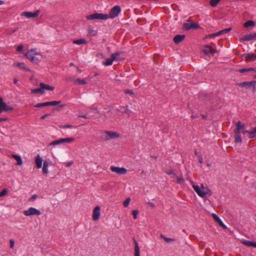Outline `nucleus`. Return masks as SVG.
<instances>
[{
	"instance_id": "nucleus-7",
	"label": "nucleus",
	"mask_w": 256,
	"mask_h": 256,
	"mask_svg": "<svg viewBox=\"0 0 256 256\" xmlns=\"http://www.w3.org/2000/svg\"><path fill=\"white\" fill-rule=\"evenodd\" d=\"M236 128L234 130V135L240 134H242L243 128H246V126L244 124H242L240 121H238L236 124Z\"/></svg>"
},
{
	"instance_id": "nucleus-61",
	"label": "nucleus",
	"mask_w": 256,
	"mask_h": 256,
	"mask_svg": "<svg viewBox=\"0 0 256 256\" xmlns=\"http://www.w3.org/2000/svg\"><path fill=\"white\" fill-rule=\"evenodd\" d=\"M201 186H202V190H204V189H206V190H207V192H210V190H209L208 188H205V187L204 186V184H201Z\"/></svg>"
},
{
	"instance_id": "nucleus-55",
	"label": "nucleus",
	"mask_w": 256,
	"mask_h": 256,
	"mask_svg": "<svg viewBox=\"0 0 256 256\" xmlns=\"http://www.w3.org/2000/svg\"><path fill=\"white\" fill-rule=\"evenodd\" d=\"M202 52L206 56L210 54L209 52H208V50L207 48L202 50Z\"/></svg>"
},
{
	"instance_id": "nucleus-47",
	"label": "nucleus",
	"mask_w": 256,
	"mask_h": 256,
	"mask_svg": "<svg viewBox=\"0 0 256 256\" xmlns=\"http://www.w3.org/2000/svg\"><path fill=\"white\" fill-rule=\"evenodd\" d=\"M218 34H217V33L216 32V33H214V34H208V37L209 38H215L216 36H218Z\"/></svg>"
},
{
	"instance_id": "nucleus-32",
	"label": "nucleus",
	"mask_w": 256,
	"mask_h": 256,
	"mask_svg": "<svg viewBox=\"0 0 256 256\" xmlns=\"http://www.w3.org/2000/svg\"><path fill=\"white\" fill-rule=\"evenodd\" d=\"M120 54V52H116L112 54L110 58L112 61L113 62L114 60H120V59L117 58V56H119Z\"/></svg>"
},
{
	"instance_id": "nucleus-45",
	"label": "nucleus",
	"mask_w": 256,
	"mask_h": 256,
	"mask_svg": "<svg viewBox=\"0 0 256 256\" xmlns=\"http://www.w3.org/2000/svg\"><path fill=\"white\" fill-rule=\"evenodd\" d=\"M138 213V211L137 210H134L132 211V214L134 219H136L137 218Z\"/></svg>"
},
{
	"instance_id": "nucleus-29",
	"label": "nucleus",
	"mask_w": 256,
	"mask_h": 256,
	"mask_svg": "<svg viewBox=\"0 0 256 256\" xmlns=\"http://www.w3.org/2000/svg\"><path fill=\"white\" fill-rule=\"evenodd\" d=\"M234 142L236 144H241L242 142V138L240 134H236L234 136Z\"/></svg>"
},
{
	"instance_id": "nucleus-30",
	"label": "nucleus",
	"mask_w": 256,
	"mask_h": 256,
	"mask_svg": "<svg viewBox=\"0 0 256 256\" xmlns=\"http://www.w3.org/2000/svg\"><path fill=\"white\" fill-rule=\"evenodd\" d=\"M74 82L76 84H78L80 85H83L86 84V82L85 80H82L79 78L76 79Z\"/></svg>"
},
{
	"instance_id": "nucleus-17",
	"label": "nucleus",
	"mask_w": 256,
	"mask_h": 256,
	"mask_svg": "<svg viewBox=\"0 0 256 256\" xmlns=\"http://www.w3.org/2000/svg\"><path fill=\"white\" fill-rule=\"evenodd\" d=\"M38 54V52H36L34 50H30L28 51V52L26 54V57L29 60H31L32 59L34 60V56L35 55Z\"/></svg>"
},
{
	"instance_id": "nucleus-18",
	"label": "nucleus",
	"mask_w": 256,
	"mask_h": 256,
	"mask_svg": "<svg viewBox=\"0 0 256 256\" xmlns=\"http://www.w3.org/2000/svg\"><path fill=\"white\" fill-rule=\"evenodd\" d=\"M42 158L40 155L38 154L35 157V162L37 168H40L42 167Z\"/></svg>"
},
{
	"instance_id": "nucleus-4",
	"label": "nucleus",
	"mask_w": 256,
	"mask_h": 256,
	"mask_svg": "<svg viewBox=\"0 0 256 256\" xmlns=\"http://www.w3.org/2000/svg\"><path fill=\"white\" fill-rule=\"evenodd\" d=\"M189 22H191L190 24L189 23H184L183 24L182 29L184 30H188L191 29H198L200 28V26L198 22H194L192 20H188Z\"/></svg>"
},
{
	"instance_id": "nucleus-24",
	"label": "nucleus",
	"mask_w": 256,
	"mask_h": 256,
	"mask_svg": "<svg viewBox=\"0 0 256 256\" xmlns=\"http://www.w3.org/2000/svg\"><path fill=\"white\" fill-rule=\"evenodd\" d=\"M14 64L26 72L30 71V70L29 68L26 67L25 64L24 62H18L16 64Z\"/></svg>"
},
{
	"instance_id": "nucleus-60",
	"label": "nucleus",
	"mask_w": 256,
	"mask_h": 256,
	"mask_svg": "<svg viewBox=\"0 0 256 256\" xmlns=\"http://www.w3.org/2000/svg\"><path fill=\"white\" fill-rule=\"evenodd\" d=\"M74 164L73 162H70L66 164V167H70V166L72 164Z\"/></svg>"
},
{
	"instance_id": "nucleus-5",
	"label": "nucleus",
	"mask_w": 256,
	"mask_h": 256,
	"mask_svg": "<svg viewBox=\"0 0 256 256\" xmlns=\"http://www.w3.org/2000/svg\"><path fill=\"white\" fill-rule=\"evenodd\" d=\"M14 108L8 106L4 102L2 98L0 97V114L4 112H12Z\"/></svg>"
},
{
	"instance_id": "nucleus-38",
	"label": "nucleus",
	"mask_w": 256,
	"mask_h": 256,
	"mask_svg": "<svg viewBox=\"0 0 256 256\" xmlns=\"http://www.w3.org/2000/svg\"><path fill=\"white\" fill-rule=\"evenodd\" d=\"M112 61L111 58H108L106 60L105 62H102L103 65L106 66L112 65Z\"/></svg>"
},
{
	"instance_id": "nucleus-23",
	"label": "nucleus",
	"mask_w": 256,
	"mask_h": 256,
	"mask_svg": "<svg viewBox=\"0 0 256 256\" xmlns=\"http://www.w3.org/2000/svg\"><path fill=\"white\" fill-rule=\"evenodd\" d=\"M12 156L16 160V165L20 166L22 164V160L20 156L16 154H12Z\"/></svg>"
},
{
	"instance_id": "nucleus-53",
	"label": "nucleus",
	"mask_w": 256,
	"mask_h": 256,
	"mask_svg": "<svg viewBox=\"0 0 256 256\" xmlns=\"http://www.w3.org/2000/svg\"><path fill=\"white\" fill-rule=\"evenodd\" d=\"M51 116V114H50V113H48V114H46L44 115H43L42 116L40 117V119L41 120H44L47 117L49 116Z\"/></svg>"
},
{
	"instance_id": "nucleus-33",
	"label": "nucleus",
	"mask_w": 256,
	"mask_h": 256,
	"mask_svg": "<svg viewBox=\"0 0 256 256\" xmlns=\"http://www.w3.org/2000/svg\"><path fill=\"white\" fill-rule=\"evenodd\" d=\"M238 71L240 73H244L246 72H252V71L255 72V70L254 68H242V69L238 70Z\"/></svg>"
},
{
	"instance_id": "nucleus-54",
	"label": "nucleus",
	"mask_w": 256,
	"mask_h": 256,
	"mask_svg": "<svg viewBox=\"0 0 256 256\" xmlns=\"http://www.w3.org/2000/svg\"><path fill=\"white\" fill-rule=\"evenodd\" d=\"M23 46L22 45H20L18 46L17 48H16V50L18 52H21L22 51V49H23Z\"/></svg>"
},
{
	"instance_id": "nucleus-9",
	"label": "nucleus",
	"mask_w": 256,
	"mask_h": 256,
	"mask_svg": "<svg viewBox=\"0 0 256 256\" xmlns=\"http://www.w3.org/2000/svg\"><path fill=\"white\" fill-rule=\"evenodd\" d=\"M253 40H256V32L254 34H250L244 35L242 38H240V42L250 41Z\"/></svg>"
},
{
	"instance_id": "nucleus-31",
	"label": "nucleus",
	"mask_w": 256,
	"mask_h": 256,
	"mask_svg": "<svg viewBox=\"0 0 256 256\" xmlns=\"http://www.w3.org/2000/svg\"><path fill=\"white\" fill-rule=\"evenodd\" d=\"M73 43L77 44H84L86 43L85 39L80 38L74 40Z\"/></svg>"
},
{
	"instance_id": "nucleus-14",
	"label": "nucleus",
	"mask_w": 256,
	"mask_h": 256,
	"mask_svg": "<svg viewBox=\"0 0 256 256\" xmlns=\"http://www.w3.org/2000/svg\"><path fill=\"white\" fill-rule=\"evenodd\" d=\"M214 220L220 226L222 227L224 229L226 228V226L223 223L221 219L220 218V217L216 214H212Z\"/></svg>"
},
{
	"instance_id": "nucleus-15",
	"label": "nucleus",
	"mask_w": 256,
	"mask_h": 256,
	"mask_svg": "<svg viewBox=\"0 0 256 256\" xmlns=\"http://www.w3.org/2000/svg\"><path fill=\"white\" fill-rule=\"evenodd\" d=\"M248 133V138H254L256 136V127L251 130H243L242 134H245Z\"/></svg>"
},
{
	"instance_id": "nucleus-41",
	"label": "nucleus",
	"mask_w": 256,
	"mask_h": 256,
	"mask_svg": "<svg viewBox=\"0 0 256 256\" xmlns=\"http://www.w3.org/2000/svg\"><path fill=\"white\" fill-rule=\"evenodd\" d=\"M60 102V101H52V102H48V106H56L59 104Z\"/></svg>"
},
{
	"instance_id": "nucleus-48",
	"label": "nucleus",
	"mask_w": 256,
	"mask_h": 256,
	"mask_svg": "<svg viewBox=\"0 0 256 256\" xmlns=\"http://www.w3.org/2000/svg\"><path fill=\"white\" fill-rule=\"evenodd\" d=\"M33 63H35L36 64H38L40 62V60L35 56H34V60L32 59L30 60Z\"/></svg>"
},
{
	"instance_id": "nucleus-59",
	"label": "nucleus",
	"mask_w": 256,
	"mask_h": 256,
	"mask_svg": "<svg viewBox=\"0 0 256 256\" xmlns=\"http://www.w3.org/2000/svg\"><path fill=\"white\" fill-rule=\"evenodd\" d=\"M125 93L126 94H133L134 93L132 92V90H125Z\"/></svg>"
},
{
	"instance_id": "nucleus-37",
	"label": "nucleus",
	"mask_w": 256,
	"mask_h": 256,
	"mask_svg": "<svg viewBox=\"0 0 256 256\" xmlns=\"http://www.w3.org/2000/svg\"><path fill=\"white\" fill-rule=\"evenodd\" d=\"M160 237L162 238L166 242L170 243L172 242L175 241V240L172 238H168L165 236H164L163 234H161Z\"/></svg>"
},
{
	"instance_id": "nucleus-64",
	"label": "nucleus",
	"mask_w": 256,
	"mask_h": 256,
	"mask_svg": "<svg viewBox=\"0 0 256 256\" xmlns=\"http://www.w3.org/2000/svg\"><path fill=\"white\" fill-rule=\"evenodd\" d=\"M78 118H89L86 114L80 115V116H78Z\"/></svg>"
},
{
	"instance_id": "nucleus-11",
	"label": "nucleus",
	"mask_w": 256,
	"mask_h": 256,
	"mask_svg": "<svg viewBox=\"0 0 256 256\" xmlns=\"http://www.w3.org/2000/svg\"><path fill=\"white\" fill-rule=\"evenodd\" d=\"M40 12V10H36L34 12H24L22 13V15L27 18H34L38 16Z\"/></svg>"
},
{
	"instance_id": "nucleus-49",
	"label": "nucleus",
	"mask_w": 256,
	"mask_h": 256,
	"mask_svg": "<svg viewBox=\"0 0 256 256\" xmlns=\"http://www.w3.org/2000/svg\"><path fill=\"white\" fill-rule=\"evenodd\" d=\"M73 127H74L73 126L71 125V124H65V125L62 126H60V128H72Z\"/></svg>"
},
{
	"instance_id": "nucleus-42",
	"label": "nucleus",
	"mask_w": 256,
	"mask_h": 256,
	"mask_svg": "<svg viewBox=\"0 0 256 256\" xmlns=\"http://www.w3.org/2000/svg\"><path fill=\"white\" fill-rule=\"evenodd\" d=\"M100 138L102 141L108 140V138L107 134H106V135H101Z\"/></svg>"
},
{
	"instance_id": "nucleus-19",
	"label": "nucleus",
	"mask_w": 256,
	"mask_h": 256,
	"mask_svg": "<svg viewBox=\"0 0 256 256\" xmlns=\"http://www.w3.org/2000/svg\"><path fill=\"white\" fill-rule=\"evenodd\" d=\"M134 244V256H140V250L138 244L134 238H132Z\"/></svg>"
},
{
	"instance_id": "nucleus-3",
	"label": "nucleus",
	"mask_w": 256,
	"mask_h": 256,
	"mask_svg": "<svg viewBox=\"0 0 256 256\" xmlns=\"http://www.w3.org/2000/svg\"><path fill=\"white\" fill-rule=\"evenodd\" d=\"M74 140V138H60L58 140H54L48 144V146H56L58 144H62L64 142L70 143Z\"/></svg>"
},
{
	"instance_id": "nucleus-36",
	"label": "nucleus",
	"mask_w": 256,
	"mask_h": 256,
	"mask_svg": "<svg viewBox=\"0 0 256 256\" xmlns=\"http://www.w3.org/2000/svg\"><path fill=\"white\" fill-rule=\"evenodd\" d=\"M48 106V102L42 103H38L34 106L36 108H42Z\"/></svg>"
},
{
	"instance_id": "nucleus-16",
	"label": "nucleus",
	"mask_w": 256,
	"mask_h": 256,
	"mask_svg": "<svg viewBox=\"0 0 256 256\" xmlns=\"http://www.w3.org/2000/svg\"><path fill=\"white\" fill-rule=\"evenodd\" d=\"M185 37L184 34H177L173 38V41L176 44H178L184 39Z\"/></svg>"
},
{
	"instance_id": "nucleus-46",
	"label": "nucleus",
	"mask_w": 256,
	"mask_h": 256,
	"mask_svg": "<svg viewBox=\"0 0 256 256\" xmlns=\"http://www.w3.org/2000/svg\"><path fill=\"white\" fill-rule=\"evenodd\" d=\"M184 179L182 177H178L176 178V182L178 184H181L184 182Z\"/></svg>"
},
{
	"instance_id": "nucleus-39",
	"label": "nucleus",
	"mask_w": 256,
	"mask_h": 256,
	"mask_svg": "<svg viewBox=\"0 0 256 256\" xmlns=\"http://www.w3.org/2000/svg\"><path fill=\"white\" fill-rule=\"evenodd\" d=\"M130 198H128L123 202V206L124 208H126L128 206V204H130Z\"/></svg>"
},
{
	"instance_id": "nucleus-13",
	"label": "nucleus",
	"mask_w": 256,
	"mask_h": 256,
	"mask_svg": "<svg viewBox=\"0 0 256 256\" xmlns=\"http://www.w3.org/2000/svg\"><path fill=\"white\" fill-rule=\"evenodd\" d=\"M104 133L108 134V140L118 138L120 136L119 133L116 132L104 130Z\"/></svg>"
},
{
	"instance_id": "nucleus-27",
	"label": "nucleus",
	"mask_w": 256,
	"mask_h": 256,
	"mask_svg": "<svg viewBox=\"0 0 256 256\" xmlns=\"http://www.w3.org/2000/svg\"><path fill=\"white\" fill-rule=\"evenodd\" d=\"M232 28H226L220 30V31H218V32H216L217 34H218V36H220L222 34L228 33L230 31Z\"/></svg>"
},
{
	"instance_id": "nucleus-63",
	"label": "nucleus",
	"mask_w": 256,
	"mask_h": 256,
	"mask_svg": "<svg viewBox=\"0 0 256 256\" xmlns=\"http://www.w3.org/2000/svg\"><path fill=\"white\" fill-rule=\"evenodd\" d=\"M217 52L218 51H217V50L216 48H212L210 54H213Z\"/></svg>"
},
{
	"instance_id": "nucleus-56",
	"label": "nucleus",
	"mask_w": 256,
	"mask_h": 256,
	"mask_svg": "<svg viewBox=\"0 0 256 256\" xmlns=\"http://www.w3.org/2000/svg\"><path fill=\"white\" fill-rule=\"evenodd\" d=\"M42 170V172L44 174H47L48 172V168L43 167Z\"/></svg>"
},
{
	"instance_id": "nucleus-57",
	"label": "nucleus",
	"mask_w": 256,
	"mask_h": 256,
	"mask_svg": "<svg viewBox=\"0 0 256 256\" xmlns=\"http://www.w3.org/2000/svg\"><path fill=\"white\" fill-rule=\"evenodd\" d=\"M48 166L49 162L46 160H44L43 163V167L48 168Z\"/></svg>"
},
{
	"instance_id": "nucleus-1",
	"label": "nucleus",
	"mask_w": 256,
	"mask_h": 256,
	"mask_svg": "<svg viewBox=\"0 0 256 256\" xmlns=\"http://www.w3.org/2000/svg\"><path fill=\"white\" fill-rule=\"evenodd\" d=\"M87 20H106L108 19L107 14L96 12L86 16Z\"/></svg>"
},
{
	"instance_id": "nucleus-44",
	"label": "nucleus",
	"mask_w": 256,
	"mask_h": 256,
	"mask_svg": "<svg viewBox=\"0 0 256 256\" xmlns=\"http://www.w3.org/2000/svg\"><path fill=\"white\" fill-rule=\"evenodd\" d=\"M8 193V190L6 188L3 189L0 192V197H2L6 194Z\"/></svg>"
},
{
	"instance_id": "nucleus-25",
	"label": "nucleus",
	"mask_w": 256,
	"mask_h": 256,
	"mask_svg": "<svg viewBox=\"0 0 256 256\" xmlns=\"http://www.w3.org/2000/svg\"><path fill=\"white\" fill-rule=\"evenodd\" d=\"M31 92L32 94H38L40 93V94H44V90H43L42 86H40L37 88L32 89Z\"/></svg>"
},
{
	"instance_id": "nucleus-43",
	"label": "nucleus",
	"mask_w": 256,
	"mask_h": 256,
	"mask_svg": "<svg viewBox=\"0 0 256 256\" xmlns=\"http://www.w3.org/2000/svg\"><path fill=\"white\" fill-rule=\"evenodd\" d=\"M250 87L249 88L256 87V80H252L250 82Z\"/></svg>"
},
{
	"instance_id": "nucleus-28",
	"label": "nucleus",
	"mask_w": 256,
	"mask_h": 256,
	"mask_svg": "<svg viewBox=\"0 0 256 256\" xmlns=\"http://www.w3.org/2000/svg\"><path fill=\"white\" fill-rule=\"evenodd\" d=\"M244 27L246 28H248L250 26H255V22L254 21L252 20H248L244 24Z\"/></svg>"
},
{
	"instance_id": "nucleus-2",
	"label": "nucleus",
	"mask_w": 256,
	"mask_h": 256,
	"mask_svg": "<svg viewBox=\"0 0 256 256\" xmlns=\"http://www.w3.org/2000/svg\"><path fill=\"white\" fill-rule=\"evenodd\" d=\"M121 12V8L119 6H114L110 11L109 14H107L108 18H114L116 17Z\"/></svg>"
},
{
	"instance_id": "nucleus-52",
	"label": "nucleus",
	"mask_w": 256,
	"mask_h": 256,
	"mask_svg": "<svg viewBox=\"0 0 256 256\" xmlns=\"http://www.w3.org/2000/svg\"><path fill=\"white\" fill-rule=\"evenodd\" d=\"M10 248H12L14 246V240L13 239H10Z\"/></svg>"
},
{
	"instance_id": "nucleus-51",
	"label": "nucleus",
	"mask_w": 256,
	"mask_h": 256,
	"mask_svg": "<svg viewBox=\"0 0 256 256\" xmlns=\"http://www.w3.org/2000/svg\"><path fill=\"white\" fill-rule=\"evenodd\" d=\"M204 47L207 48L208 52H209V54H210L211 53L212 47L209 44H204Z\"/></svg>"
},
{
	"instance_id": "nucleus-35",
	"label": "nucleus",
	"mask_w": 256,
	"mask_h": 256,
	"mask_svg": "<svg viewBox=\"0 0 256 256\" xmlns=\"http://www.w3.org/2000/svg\"><path fill=\"white\" fill-rule=\"evenodd\" d=\"M120 110L122 113L127 114H128L130 113V110L128 109V106L120 107Z\"/></svg>"
},
{
	"instance_id": "nucleus-50",
	"label": "nucleus",
	"mask_w": 256,
	"mask_h": 256,
	"mask_svg": "<svg viewBox=\"0 0 256 256\" xmlns=\"http://www.w3.org/2000/svg\"><path fill=\"white\" fill-rule=\"evenodd\" d=\"M38 197V195L34 194L32 195L29 199V201H34Z\"/></svg>"
},
{
	"instance_id": "nucleus-10",
	"label": "nucleus",
	"mask_w": 256,
	"mask_h": 256,
	"mask_svg": "<svg viewBox=\"0 0 256 256\" xmlns=\"http://www.w3.org/2000/svg\"><path fill=\"white\" fill-rule=\"evenodd\" d=\"M192 188L197 193V194L201 198H204L206 196V194H208V192H205L204 190H202L198 186L193 184Z\"/></svg>"
},
{
	"instance_id": "nucleus-6",
	"label": "nucleus",
	"mask_w": 256,
	"mask_h": 256,
	"mask_svg": "<svg viewBox=\"0 0 256 256\" xmlns=\"http://www.w3.org/2000/svg\"><path fill=\"white\" fill-rule=\"evenodd\" d=\"M24 214L26 216H40L41 214V212L34 208L30 207L27 210H24Z\"/></svg>"
},
{
	"instance_id": "nucleus-34",
	"label": "nucleus",
	"mask_w": 256,
	"mask_h": 256,
	"mask_svg": "<svg viewBox=\"0 0 256 256\" xmlns=\"http://www.w3.org/2000/svg\"><path fill=\"white\" fill-rule=\"evenodd\" d=\"M220 0H210V4L211 6L214 8L220 3Z\"/></svg>"
},
{
	"instance_id": "nucleus-40",
	"label": "nucleus",
	"mask_w": 256,
	"mask_h": 256,
	"mask_svg": "<svg viewBox=\"0 0 256 256\" xmlns=\"http://www.w3.org/2000/svg\"><path fill=\"white\" fill-rule=\"evenodd\" d=\"M88 33L91 34L92 36H95L96 34H97V32L94 30H93L92 28H91V26H90L89 28H88Z\"/></svg>"
},
{
	"instance_id": "nucleus-22",
	"label": "nucleus",
	"mask_w": 256,
	"mask_h": 256,
	"mask_svg": "<svg viewBox=\"0 0 256 256\" xmlns=\"http://www.w3.org/2000/svg\"><path fill=\"white\" fill-rule=\"evenodd\" d=\"M40 86H42L43 90H54V87L50 86L48 84H46L43 82H40Z\"/></svg>"
},
{
	"instance_id": "nucleus-8",
	"label": "nucleus",
	"mask_w": 256,
	"mask_h": 256,
	"mask_svg": "<svg viewBox=\"0 0 256 256\" xmlns=\"http://www.w3.org/2000/svg\"><path fill=\"white\" fill-rule=\"evenodd\" d=\"M110 170L112 172H114L119 174H124L127 172V170L124 168H120L114 166H111Z\"/></svg>"
},
{
	"instance_id": "nucleus-58",
	"label": "nucleus",
	"mask_w": 256,
	"mask_h": 256,
	"mask_svg": "<svg viewBox=\"0 0 256 256\" xmlns=\"http://www.w3.org/2000/svg\"><path fill=\"white\" fill-rule=\"evenodd\" d=\"M166 173L168 174V175H171V174H174V172H173V170H166Z\"/></svg>"
},
{
	"instance_id": "nucleus-21",
	"label": "nucleus",
	"mask_w": 256,
	"mask_h": 256,
	"mask_svg": "<svg viewBox=\"0 0 256 256\" xmlns=\"http://www.w3.org/2000/svg\"><path fill=\"white\" fill-rule=\"evenodd\" d=\"M246 56L244 58V60L246 62H249L250 60H254L256 59V54L253 53H248V54H245Z\"/></svg>"
},
{
	"instance_id": "nucleus-12",
	"label": "nucleus",
	"mask_w": 256,
	"mask_h": 256,
	"mask_svg": "<svg viewBox=\"0 0 256 256\" xmlns=\"http://www.w3.org/2000/svg\"><path fill=\"white\" fill-rule=\"evenodd\" d=\"M100 207L99 206H96L92 212V220L94 221L97 220L100 218Z\"/></svg>"
},
{
	"instance_id": "nucleus-62",
	"label": "nucleus",
	"mask_w": 256,
	"mask_h": 256,
	"mask_svg": "<svg viewBox=\"0 0 256 256\" xmlns=\"http://www.w3.org/2000/svg\"><path fill=\"white\" fill-rule=\"evenodd\" d=\"M8 118H0V122L3 121H7Z\"/></svg>"
},
{
	"instance_id": "nucleus-20",
	"label": "nucleus",
	"mask_w": 256,
	"mask_h": 256,
	"mask_svg": "<svg viewBox=\"0 0 256 256\" xmlns=\"http://www.w3.org/2000/svg\"><path fill=\"white\" fill-rule=\"evenodd\" d=\"M241 242L244 246H252L256 248V242H255L244 240L241 241Z\"/></svg>"
},
{
	"instance_id": "nucleus-26",
	"label": "nucleus",
	"mask_w": 256,
	"mask_h": 256,
	"mask_svg": "<svg viewBox=\"0 0 256 256\" xmlns=\"http://www.w3.org/2000/svg\"><path fill=\"white\" fill-rule=\"evenodd\" d=\"M250 82H237L236 84L240 87H245L246 89L249 88L250 87Z\"/></svg>"
}]
</instances>
